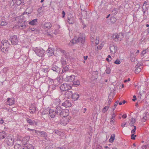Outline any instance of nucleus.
I'll list each match as a JSON object with an SVG mask.
<instances>
[{"instance_id": "obj_1", "label": "nucleus", "mask_w": 149, "mask_h": 149, "mask_svg": "<svg viewBox=\"0 0 149 149\" xmlns=\"http://www.w3.org/2000/svg\"><path fill=\"white\" fill-rule=\"evenodd\" d=\"M85 41V35L84 33H80L77 37L75 36L74 38L71 41L73 44L77 43V42H80L82 44L84 43Z\"/></svg>"}, {"instance_id": "obj_2", "label": "nucleus", "mask_w": 149, "mask_h": 149, "mask_svg": "<svg viewBox=\"0 0 149 149\" xmlns=\"http://www.w3.org/2000/svg\"><path fill=\"white\" fill-rule=\"evenodd\" d=\"M10 45L8 42V40H5L1 41V51L4 53L8 52V48Z\"/></svg>"}, {"instance_id": "obj_3", "label": "nucleus", "mask_w": 149, "mask_h": 149, "mask_svg": "<svg viewBox=\"0 0 149 149\" xmlns=\"http://www.w3.org/2000/svg\"><path fill=\"white\" fill-rule=\"evenodd\" d=\"M14 138L11 136H7L5 138L7 144L9 146H11L14 144Z\"/></svg>"}, {"instance_id": "obj_4", "label": "nucleus", "mask_w": 149, "mask_h": 149, "mask_svg": "<svg viewBox=\"0 0 149 149\" xmlns=\"http://www.w3.org/2000/svg\"><path fill=\"white\" fill-rule=\"evenodd\" d=\"M60 88L61 91L66 92L71 89L72 88V87L69 85L65 83L62 84L60 86Z\"/></svg>"}, {"instance_id": "obj_5", "label": "nucleus", "mask_w": 149, "mask_h": 149, "mask_svg": "<svg viewBox=\"0 0 149 149\" xmlns=\"http://www.w3.org/2000/svg\"><path fill=\"white\" fill-rule=\"evenodd\" d=\"M9 40L11 41L12 44L13 45H16L19 42L17 36L15 35L10 36Z\"/></svg>"}, {"instance_id": "obj_6", "label": "nucleus", "mask_w": 149, "mask_h": 149, "mask_svg": "<svg viewBox=\"0 0 149 149\" xmlns=\"http://www.w3.org/2000/svg\"><path fill=\"white\" fill-rule=\"evenodd\" d=\"M36 55L40 57H42L44 55L45 53V51L42 48H36L34 50Z\"/></svg>"}, {"instance_id": "obj_7", "label": "nucleus", "mask_w": 149, "mask_h": 149, "mask_svg": "<svg viewBox=\"0 0 149 149\" xmlns=\"http://www.w3.org/2000/svg\"><path fill=\"white\" fill-rule=\"evenodd\" d=\"M70 118V116L66 118H62L60 121V124L63 126H65L68 123Z\"/></svg>"}, {"instance_id": "obj_8", "label": "nucleus", "mask_w": 149, "mask_h": 149, "mask_svg": "<svg viewBox=\"0 0 149 149\" xmlns=\"http://www.w3.org/2000/svg\"><path fill=\"white\" fill-rule=\"evenodd\" d=\"M48 117H51V118H56V117H58L57 116L56 112L52 109H50L49 111Z\"/></svg>"}, {"instance_id": "obj_9", "label": "nucleus", "mask_w": 149, "mask_h": 149, "mask_svg": "<svg viewBox=\"0 0 149 149\" xmlns=\"http://www.w3.org/2000/svg\"><path fill=\"white\" fill-rule=\"evenodd\" d=\"M26 120L27 122L29 124V125L33 126H37L38 123L35 121L33 119H30L29 118H27Z\"/></svg>"}, {"instance_id": "obj_10", "label": "nucleus", "mask_w": 149, "mask_h": 149, "mask_svg": "<svg viewBox=\"0 0 149 149\" xmlns=\"http://www.w3.org/2000/svg\"><path fill=\"white\" fill-rule=\"evenodd\" d=\"M68 21L70 24H72L74 22L75 19L71 14L68 15Z\"/></svg>"}, {"instance_id": "obj_11", "label": "nucleus", "mask_w": 149, "mask_h": 149, "mask_svg": "<svg viewBox=\"0 0 149 149\" xmlns=\"http://www.w3.org/2000/svg\"><path fill=\"white\" fill-rule=\"evenodd\" d=\"M35 133L38 135L40 134V136L41 137L46 138L47 136V134L44 131H35Z\"/></svg>"}, {"instance_id": "obj_12", "label": "nucleus", "mask_w": 149, "mask_h": 149, "mask_svg": "<svg viewBox=\"0 0 149 149\" xmlns=\"http://www.w3.org/2000/svg\"><path fill=\"white\" fill-rule=\"evenodd\" d=\"M54 48L49 47L46 52L48 55L52 56L54 54Z\"/></svg>"}, {"instance_id": "obj_13", "label": "nucleus", "mask_w": 149, "mask_h": 149, "mask_svg": "<svg viewBox=\"0 0 149 149\" xmlns=\"http://www.w3.org/2000/svg\"><path fill=\"white\" fill-rule=\"evenodd\" d=\"M75 78V76L74 75L70 76H67L65 78V81L69 82L73 81Z\"/></svg>"}, {"instance_id": "obj_14", "label": "nucleus", "mask_w": 149, "mask_h": 149, "mask_svg": "<svg viewBox=\"0 0 149 149\" xmlns=\"http://www.w3.org/2000/svg\"><path fill=\"white\" fill-rule=\"evenodd\" d=\"M73 94V93L72 91L68 90L65 92V95L66 97L68 98H72Z\"/></svg>"}, {"instance_id": "obj_15", "label": "nucleus", "mask_w": 149, "mask_h": 149, "mask_svg": "<svg viewBox=\"0 0 149 149\" xmlns=\"http://www.w3.org/2000/svg\"><path fill=\"white\" fill-rule=\"evenodd\" d=\"M63 110H62L60 107H57L56 108V110L55 111L56 112V114L57 116L60 115L61 116Z\"/></svg>"}, {"instance_id": "obj_16", "label": "nucleus", "mask_w": 149, "mask_h": 149, "mask_svg": "<svg viewBox=\"0 0 149 149\" xmlns=\"http://www.w3.org/2000/svg\"><path fill=\"white\" fill-rule=\"evenodd\" d=\"M52 70L57 73L59 72L60 71V68L55 65H53L52 66Z\"/></svg>"}, {"instance_id": "obj_17", "label": "nucleus", "mask_w": 149, "mask_h": 149, "mask_svg": "<svg viewBox=\"0 0 149 149\" xmlns=\"http://www.w3.org/2000/svg\"><path fill=\"white\" fill-rule=\"evenodd\" d=\"M29 110H31L30 111L31 113H34L36 110V107L35 106V104H31L29 107Z\"/></svg>"}, {"instance_id": "obj_18", "label": "nucleus", "mask_w": 149, "mask_h": 149, "mask_svg": "<svg viewBox=\"0 0 149 149\" xmlns=\"http://www.w3.org/2000/svg\"><path fill=\"white\" fill-rule=\"evenodd\" d=\"M109 49L111 53H115L116 51L117 47L116 46L113 45L110 46Z\"/></svg>"}, {"instance_id": "obj_19", "label": "nucleus", "mask_w": 149, "mask_h": 149, "mask_svg": "<svg viewBox=\"0 0 149 149\" xmlns=\"http://www.w3.org/2000/svg\"><path fill=\"white\" fill-rule=\"evenodd\" d=\"M61 116H63L64 118L68 117L69 114V111L68 110H63Z\"/></svg>"}, {"instance_id": "obj_20", "label": "nucleus", "mask_w": 149, "mask_h": 149, "mask_svg": "<svg viewBox=\"0 0 149 149\" xmlns=\"http://www.w3.org/2000/svg\"><path fill=\"white\" fill-rule=\"evenodd\" d=\"M80 97L79 93V92L74 93L73 94L72 98L74 101L78 100Z\"/></svg>"}, {"instance_id": "obj_21", "label": "nucleus", "mask_w": 149, "mask_h": 149, "mask_svg": "<svg viewBox=\"0 0 149 149\" xmlns=\"http://www.w3.org/2000/svg\"><path fill=\"white\" fill-rule=\"evenodd\" d=\"M71 104L70 102L68 100L65 101L62 104V106L65 107H70L71 106Z\"/></svg>"}, {"instance_id": "obj_22", "label": "nucleus", "mask_w": 149, "mask_h": 149, "mask_svg": "<svg viewBox=\"0 0 149 149\" xmlns=\"http://www.w3.org/2000/svg\"><path fill=\"white\" fill-rule=\"evenodd\" d=\"M141 66L140 65L138 64L136 65L135 67V73H138L141 71L142 66H141V67H140Z\"/></svg>"}, {"instance_id": "obj_23", "label": "nucleus", "mask_w": 149, "mask_h": 149, "mask_svg": "<svg viewBox=\"0 0 149 149\" xmlns=\"http://www.w3.org/2000/svg\"><path fill=\"white\" fill-rule=\"evenodd\" d=\"M7 102L9 103L8 104L9 105H12L14 104L15 103V100L13 98H8Z\"/></svg>"}, {"instance_id": "obj_24", "label": "nucleus", "mask_w": 149, "mask_h": 149, "mask_svg": "<svg viewBox=\"0 0 149 149\" xmlns=\"http://www.w3.org/2000/svg\"><path fill=\"white\" fill-rule=\"evenodd\" d=\"M13 3L17 6L20 5L21 3H24L23 0H12Z\"/></svg>"}, {"instance_id": "obj_25", "label": "nucleus", "mask_w": 149, "mask_h": 149, "mask_svg": "<svg viewBox=\"0 0 149 149\" xmlns=\"http://www.w3.org/2000/svg\"><path fill=\"white\" fill-rule=\"evenodd\" d=\"M6 133L4 131L0 132V140L4 139L6 136Z\"/></svg>"}, {"instance_id": "obj_26", "label": "nucleus", "mask_w": 149, "mask_h": 149, "mask_svg": "<svg viewBox=\"0 0 149 149\" xmlns=\"http://www.w3.org/2000/svg\"><path fill=\"white\" fill-rule=\"evenodd\" d=\"M37 20L38 19H33L29 22V24L32 25H35L37 23Z\"/></svg>"}, {"instance_id": "obj_27", "label": "nucleus", "mask_w": 149, "mask_h": 149, "mask_svg": "<svg viewBox=\"0 0 149 149\" xmlns=\"http://www.w3.org/2000/svg\"><path fill=\"white\" fill-rule=\"evenodd\" d=\"M52 26V24L50 22H45L44 24V27L48 29H49Z\"/></svg>"}, {"instance_id": "obj_28", "label": "nucleus", "mask_w": 149, "mask_h": 149, "mask_svg": "<svg viewBox=\"0 0 149 149\" xmlns=\"http://www.w3.org/2000/svg\"><path fill=\"white\" fill-rule=\"evenodd\" d=\"M118 40L121 41L122 39L123 38V33H119L118 34H117Z\"/></svg>"}, {"instance_id": "obj_29", "label": "nucleus", "mask_w": 149, "mask_h": 149, "mask_svg": "<svg viewBox=\"0 0 149 149\" xmlns=\"http://www.w3.org/2000/svg\"><path fill=\"white\" fill-rule=\"evenodd\" d=\"M25 147L27 149H33L34 148V147L31 144L28 143L25 146Z\"/></svg>"}, {"instance_id": "obj_30", "label": "nucleus", "mask_w": 149, "mask_h": 149, "mask_svg": "<svg viewBox=\"0 0 149 149\" xmlns=\"http://www.w3.org/2000/svg\"><path fill=\"white\" fill-rule=\"evenodd\" d=\"M115 137V134H112L111 135L110 138L109 140V142L111 143L113 142L114 140Z\"/></svg>"}, {"instance_id": "obj_31", "label": "nucleus", "mask_w": 149, "mask_h": 149, "mask_svg": "<svg viewBox=\"0 0 149 149\" xmlns=\"http://www.w3.org/2000/svg\"><path fill=\"white\" fill-rule=\"evenodd\" d=\"M92 73L95 76V79H97L98 77V71L97 70L93 71Z\"/></svg>"}, {"instance_id": "obj_32", "label": "nucleus", "mask_w": 149, "mask_h": 149, "mask_svg": "<svg viewBox=\"0 0 149 149\" xmlns=\"http://www.w3.org/2000/svg\"><path fill=\"white\" fill-rule=\"evenodd\" d=\"M28 141L26 140L25 138H23L21 141L23 145L26 146L28 143Z\"/></svg>"}, {"instance_id": "obj_33", "label": "nucleus", "mask_w": 149, "mask_h": 149, "mask_svg": "<svg viewBox=\"0 0 149 149\" xmlns=\"http://www.w3.org/2000/svg\"><path fill=\"white\" fill-rule=\"evenodd\" d=\"M111 37L114 40H115V41H117L118 40V36L117 34H115L112 35Z\"/></svg>"}, {"instance_id": "obj_34", "label": "nucleus", "mask_w": 149, "mask_h": 149, "mask_svg": "<svg viewBox=\"0 0 149 149\" xmlns=\"http://www.w3.org/2000/svg\"><path fill=\"white\" fill-rule=\"evenodd\" d=\"M8 23L7 22L3 19L1 21L0 24L1 26H5Z\"/></svg>"}, {"instance_id": "obj_35", "label": "nucleus", "mask_w": 149, "mask_h": 149, "mask_svg": "<svg viewBox=\"0 0 149 149\" xmlns=\"http://www.w3.org/2000/svg\"><path fill=\"white\" fill-rule=\"evenodd\" d=\"M135 121L136 120L135 119H134L133 118H132L131 121L129 123L130 126H134V124Z\"/></svg>"}, {"instance_id": "obj_36", "label": "nucleus", "mask_w": 149, "mask_h": 149, "mask_svg": "<svg viewBox=\"0 0 149 149\" xmlns=\"http://www.w3.org/2000/svg\"><path fill=\"white\" fill-rule=\"evenodd\" d=\"M43 4H42V6H41L40 8H38V13L39 14L41 15L42 14V8H43L44 7L43 6Z\"/></svg>"}, {"instance_id": "obj_37", "label": "nucleus", "mask_w": 149, "mask_h": 149, "mask_svg": "<svg viewBox=\"0 0 149 149\" xmlns=\"http://www.w3.org/2000/svg\"><path fill=\"white\" fill-rule=\"evenodd\" d=\"M61 62L63 65H65L66 64V59H64V58H62L61 60Z\"/></svg>"}, {"instance_id": "obj_38", "label": "nucleus", "mask_w": 149, "mask_h": 149, "mask_svg": "<svg viewBox=\"0 0 149 149\" xmlns=\"http://www.w3.org/2000/svg\"><path fill=\"white\" fill-rule=\"evenodd\" d=\"M80 84V81L79 80H77L76 81H74L73 82V84L75 86H76L77 87V86H79Z\"/></svg>"}, {"instance_id": "obj_39", "label": "nucleus", "mask_w": 149, "mask_h": 149, "mask_svg": "<svg viewBox=\"0 0 149 149\" xmlns=\"http://www.w3.org/2000/svg\"><path fill=\"white\" fill-rule=\"evenodd\" d=\"M69 70L68 68L67 67L65 66L64 67H63L62 69V72H61V73H63L65 72H66V71H68Z\"/></svg>"}, {"instance_id": "obj_40", "label": "nucleus", "mask_w": 149, "mask_h": 149, "mask_svg": "<svg viewBox=\"0 0 149 149\" xmlns=\"http://www.w3.org/2000/svg\"><path fill=\"white\" fill-rule=\"evenodd\" d=\"M113 96H111L110 95V94L108 97V99H109V100L108 101V103L109 104V105H110V104L111 103V100H112V98H113Z\"/></svg>"}, {"instance_id": "obj_41", "label": "nucleus", "mask_w": 149, "mask_h": 149, "mask_svg": "<svg viewBox=\"0 0 149 149\" xmlns=\"http://www.w3.org/2000/svg\"><path fill=\"white\" fill-rule=\"evenodd\" d=\"M144 115L142 119L141 120V121L143 122H145L147 118V117H146V113H144Z\"/></svg>"}, {"instance_id": "obj_42", "label": "nucleus", "mask_w": 149, "mask_h": 149, "mask_svg": "<svg viewBox=\"0 0 149 149\" xmlns=\"http://www.w3.org/2000/svg\"><path fill=\"white\" fill-rule=\"evenodd\" d=\"M21 147V146L20 144H17L15 145L14 148L15 149H19Z\"/></svg>"}, {"instance_id": "obj_43", "label": "nucleus", "mask_w": 149, "mask_h": 149, "mask_svg": "<svg viewBox=\"0 0 149 149\" xmlns=\"http://www.w3.org/2000/svg\"><path fill=\"white\" fill-rule=\"evenodd\" d=\"M109 106H106L104 107L103 109L102 112L103 113H105L106 112L108 109Z\"/></svg>"}, {"instance_id": "obj_44", "label": "nucleus", "mask_w": 149, "mask_h": 149, "mask_svg": "<svg viewBox=\"0 0 149 149\" xmlns=\"http://www.w3.org/2000/svg\"><path fill=\"white\" fill-rule=\"evenodd\" d=\"M134 128L133 130H132L131 131V133L132 134H134L136 130V126H134Z\"/></svg>"}, {"instance_id": "obj_45", "label": "nucleus", "mask_w": 149, "mask_h": 149, "mask_svg": "<svg viewBox=\"0 0 149 149\" xmlns=\"http://www.w3.org/2000/svg\"><path fill=\"white\" fill-rule=\"evenodd\" d=\"M111 70L109 68H107L105 70V72L107 74H109Z\"/></svg>"}, {"instance_id": "obj_46", "label": "nucleus", "mask_w": 149, "mask_h": 149, "mask_svg": "<svg viewBox=\"0 0 149 149\" xmlns=\"http://www.w3.org/2000/svg\"><path fill=\"white\" fill-rule=\"evenodd\" d=\"M54 132L55 133L57 134V135H60L61 133V132L60 131L58 130H54Z\"/></svg>"}, {"instance_id": "obj_47", "label": "nucleus", "mask_w": 149, "mask_h": 149, "mask_svg": "<svg viewBox=\"0 0 149 149\" xmlns=\"http://www.w3.org/2000/svg\"><path fill=\"white\" fill-rule=\"evenodd\" d=\"M114 63L116 64H119L120 63V60L118 59H117L114 62Z\"/></svg>"}, {"instance_id": "obj_48", "label": "nucleus", "mask_w": 149, "mask_h": 149, "mask_svg": "<svg viewBox=\"0 0 149 149\" xmlns=\"http://www.w3.org/2000/svg\"><path fill=\"white\" fill-rule=\"evenodd\" d=\"M95 43L96 44H98L99 43V38L98 37H96L95 41Z\"/></svg>"}, {"instance_id": "obj_49", "label": "nucleus", "mask_w": 149, "mask_h": 149, "mask_svg": "<svg viewBox=\"0 0 149 149\" xmlns=\"http://www.w3.org/2000/svg\"><path fill=\"white\" fill-rule=\"evenodd\" d=\"M42 72H47L48 71V69L47 68H42Z\"/></svg>"}, {"instance_id": "obj_50", "label": "nucleus", "mask_w": 149, "mask_h": 149, "mask_svg": "<svg viewBox=\"0 0 149 149\" xmlns=\"http://www.w3.org/2000/svg\"><path fill=\"white\" fill-rule=\"evenodd\" d=\"M116 116V115L114 113H113V114L112 115V116L111 117V119H113Z\"/></svg>"}, {"instance_id": "obj_51", "label": "nucleus", "mask_w": 149, "mask_h": 149, "mask_svg": "<svg viewBox=\"0 0 149 149\" xmlns=\"http://www.w3.org/2000/svg\"><path fill=\"white\" fill-rule=\"evenodd\" d=\"M97 149H103L102 146L100 145H97Z\"/></svg>"}, {"instance_id": "obj_52", "label": "nucleus", "mask_w": 149, "mask_h": 149, "mask_svg": "<svg viewBox=\"0 0 149 149\" xmlns=\"http://www.w3.org/2000/svg\"><path fill=\"white\" fill-rule=\"evenodd\" d=\"M7 70H8L7 68H3V72L4 73H6Z\"/></svg>"}, {"instance_id": "obj_53", "label": "nucleus", "mask_w": 149, "mask_h": 149, "mask_svg": "<svg viewBox=\"0 0 149 149\" xmlns=\"http://www.w3.org/2000/svg\"><path fill=\"white\" fill-rule=\"evenodd\" d=\"M23 138L25 139L27 141H29V139H30V137L29 136H27L24 138Z\"/></svg>"}, {"instance_id": "obj_54", "label": "nucleus", "mask_w": 149, "mask_h": 149, "mask_svg": "<svg viewBox=\"0 0 149 149\" xmlns=\"http://www.w3.org/2000/svg\"><path fill=\"white\" fill-rule=\"evenodd\" d=\"M27 130H28L30 131H32L33 132V131H34L35 132V131H37V130H36L34 129H30L29 128H28Z\"/></svg>"}, {"instance_id": "obj_55", "label": "nucleus", "mask_w": 149, "mask_h": 149, "mask_svg": "<svg viewBox=\"0 0 149 149\" xmlns=\"http://www.w3.org/2000/svg\"><path fill=\"white\" fill-rule=\"evenodd\" d=\"M134 134H131V139L133 140H135V137H134Z\"/></svg>"}, {"instance_id": "obj_56", "label": "nucleus", "mask_w": 149, "mask_h": 149, "mask_svg": "<svg viewBox=\"0 0 149 149\" xmlns=\"http://www.w3.org/2000/svg\"><path fill=\"white\" fill-rule=\"evenodd\" d=\"M65 12H64V10H63L62 12V14L63 15H62V17L64 18L65 17Z\"/></svg>"}, {"instance_id": "obj_57", "label": "nucleus", "mask_w": 149, "mask_h": 149, "mask_svg": "<svg viewBox=\"0 0 149 149\" xmlns=\"http://www.w3.org/2000/svg\"><path fill=\"white\" fill-rule=\"evenodd\" d=\"M136 100V97L135 95H134L133 97V99H132V101H135Z\"/></svg>"}, {"instance_id": "obj_58", "label": "nucleus", "mask_w": 149, "mask_h": 149, "mask_svg": "<svg viewBox=\"0 0 149 149\" xmlns=\"http://www.w3.org/2000/svg\"><path fill=\"white\" fill-rule=\"evenodd\" d=\"M115 121V120H114V119H111V120L110 121V123H111V124H114Z\"/></svg>"}, {"instance_id": "obj_59", "label": "nucleus", "mask_w": 149, "mask_h": 149, "mask_svg": "<svg viewBox=\"0 0 149 149\" xmlns=\"http://www.w3.org/2000/svg\"><path fill=\"white\" fill-rule=\"evenodd\" d=\"M29 30H31L32 31H35V29L34 28L29 27Z\"/></svg>"}, {"instance_id": "obj_60", "label": "nucleus", "mask_w": 149, "mask_h": 149, "mask_svg": "<svg viewBox=\"0 0 149 149\" xmlns=\"http://www.w3.org/2000/svg\"><path fill=\"white\" fill-rule=\"evenodd\" d=\"M4 123V120H3L2 118H1L0 120V124H3Z\"/></svg>"}, {"instance_id": "obj_61", "label": "nucleus", "mask_w": 149, "mask_h": 149, "mask_svg": "<svg viewBox=\"0 0 149 149\" xmlns=\"http://www.w3.org/2000/svg\"><path fill=\"white\" fill-rule=\"evenodd\" d=\"M51 147L50 146H48L46 147L45 149H51Z\"/></svg>"}, {"instance_id": "obj_62", "label": "nucleus", "mask_w": 149, "mask_h": 149, "mask_svg": "<svg viewBox=\"0 0 149 149\" xmlns=\"http://www.w3.org/2000/svg\"><path fill=\"white\" fill-rule=\"evenodd\" d=\"M146 53V50H144L141 53V54L142 55H144Z\"/></svg>"}, {"instance_id": "obj_63", "label": "nucleus", "mask_w": 149, "mask_h": 149, "mask_svg": "<svg viewBox=\"0 0 149 149\" xmlns=\"http://www.w3.org/2000/svg\"><path fill=\"white\" fill-rule=\"evenodd\" d=\"M116 18L114 17H111V19H110V20L111 21H112V20H114V21L115 22L116 21Z\"/></svg>"}, {"instance_id": "obj_64", "label": "nucleus", "mask_w": 149, "mask_h": 149, "mask_svg": "<svg viewBox=\"0 0 149 149\" xmlns=\"http://www.w3.org/2000/svg\"><path fill=\"white\" fill-rule=\"evenodd\" d=\"M147 146L146 145H143L142 147V149H146Z\"/></svg>"}]
</instances>
